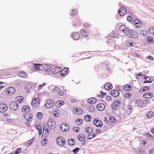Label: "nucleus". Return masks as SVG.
Segmentation results:
<instances>
[{"label": "nucleus", "mask_w": 154, "mask_h": 154, "mask_svg": "<svg viewBox=\"0 0 154 154\" xmlns=\"http://www.w3.org/2000/svg\"><path fill=\"white\" fill-rule=\"evenodd\" d=\"M81 32L82 35L85 37H87L88 36L87 33L85 30L82 29L81 30Z\"/></svg>", "instance_id": "obj_38"}, {"label": "nucleus", "mask_w": 154, "mask_h": 154, "mask_svg": "<svg viewBox=\"0 0 154 154\" xmlns=\"http://www.w3.org/2000/svg\"><path fill=\"white\" fill-rule=\"evenodd\" d=\"M153 115V113L152 111L148 112L146 114V117L148 118H151Z\"/></svg>", "instance_id": "obj_31"}, {"label": "nucleus", "mask_w": 154, "mask_h": 154, "mask_svg": "<svg viewBox=\"0 0 154 154\" xmlns=\"http://www.w3.org/2000/svg\"><path fill=\"white\" fill-rule=\"evenodd\" d=\"M25 118L29 122H31L32 118V116L29 114H25L24 115Z\"/></svg>", "instance_id": "obj_24"}, {"label": "nucleus", "mask_w": 154, "mask_h": 154, "mask_svg": "<svg viewBox=\"0 0 154 154\" xmlns=\"http://www.w3.org/2000/svg\"><path fill=\"white\" fill-rule=\"evenodd\" d=\"M150 102V100H148V99H146L145 100H144L143 102L144 104H148Z\"/></svg>", "instance_id": "obj_56"}, {"label": "nucleus", "mask_w": 154, "mask_h": 154, "mask_svg": "<svg viewBox=\"0 0 154 154\" xmlns=\"http://www.w3.org/2000/svg\"><path fill=\"white\" fill-rule=\"evenodd\" d=\"M136 103L137 105V106L139 107L142 106V102L139 100L136 101Z\"/></svg>", "instance_id": "obj_43"}, {"label": "nucleus", "mask_w": 154, "mask_h": 154, "mask_svg": "<svg viewBox=\"0 0 154 154\" xmlns=\"http://www.w3.org/2000/svg\"><path fill=\"white\" fill-rule=\"evenodd\" d=\"M58 94L61 96H62L64 95V93L63 92H61L60 90V91L58 93Z\"/></svg>", "instance_id": "obj_61"}, {"label": "nucleus", "mask_w": 154, "mask_h": 154, "mask_svg": "<svg viewBox=\"0 0 154 154\" xmlns=\"http://www.w3.org/2000/svg\"><path fill=\"white\" fill-rule=\"evenodd\" d=\"M23 97L22 96H17L15 99L17 103H23Z\"/></svg>", "instance_id": "obj_21"}, {"label": "nucleus", "mask_w": 154, "mask_h": 154, "mask_svg": "<svg viewBox=\"0 0 154 154\" xmlns=\"http://www.w3.org/2000/svg\"><path fill=\"white\" fill-rule=\"evenodd\" d=\"M42 113L41 112H38L37 114V116L39 119H41L43 117Z\"/></svg>", "instance_id": "obj_39"}, {"label": "nucleus", "mask_w": 154, "mask_h": 154, "mask_svg": "<svg viewBox=\"0 0 154 154\" xmlns=\"http://www.w3.org/2000/svg\"><path fill=\"white\" fill-rule=\"evenodd\" d=\"M84 119L87 122H90L92 118L90 115H87L85 116Z\"/></svg>", "instance_id": "obj_27"}, {"label": "nucleus", "mask_w": 154, "mask_h": 154, "mask_svg": "<svg viewBox=\"0 0 154 154\" xmlns=\"http://www.w3.org/2000/svg\"><path fill=\"white\" fill-rule=\"evenodd\" d=\"M133 42H128L126 43L127 46L129 47H131L133 46Z\"/></svg>", "instance_id": "obj_45"}, {"label": "nucleus", "mask_w": 154, "mask_h": 154, "mask_svg": "<svg viewBox=\"0 0 154 154\" xmlns=\"http://www.w3.org/2000/svg\"><path fill=\"white\" fill-rule=\"evenodd\" d=\"M120 32H123L125 35H128L131 30L129 29L127 27H126L125 26H121L119 28Z\"/></svg>", "instance_id": "obj_2"}, {"label": "nucleus", "mask_w": 154, "mask_h": 154, "mask_svg": "<svg viewBox=\"0 0 154 154\" xmlns=\"http://www.w3.org/2000/svg\"><path fill=\"white\" fill-rule=\"evenodd\" d=\"M146 136L150 138H153L154 137V136L151 135L150 133H148L146 134Z\"/></svg>", "instance_id": "obj_60"}, {"label": "nucleus", "mask_w": 154, "mask_h": 154, "mask_svg": "<svg viewBox=\"0 0 154 154\" xmlns=\"http://www.w3.org/2000/svg\"><path fill=\"white\" fill-rule=\"evenodd\" d=\"M123 89L126 91H130L131 90V86L127 84L125 86H124Z\"/></svg>", "instance_id": "obj_32"}, {"label": "nucleus", "mask_w": 154, "mask_h": 154, "mask_svg": "<svg viewBox=\"0 0 154 154\" xmlns=\"http://www.w3.org/2000/svg\"><path fill=\"white\" fill-rule=\"evenodd\" d=\"M88 102L90 104H94L97 101L96 99L94 97L90 98L88 100Z\"/></svg>", "instance_id": "obj_19"}, {"label": "nucleus", "mask_w": 154, "mask_h": 154, "mask_svg": "<svg viewBox=\"0 0 154 154\" xmlns=\"http://www.w3.org/2000/svg\"><path fill=\"white\" fill-rule=\"evenodd\" d=\"M78 138L79 141H82L84 140L85 138L84 135L81 134L78 136Z\"/></svg>", "instance_id": "obj_34"}, {"label": "nucleus", "mask_w": 154, "mask_h": 154, "mask_svg": "<svg viewBox=\"0 0 154 154\" xmlns=\"http://www.w3.org/2000/svg\"><path fill=\"white\" fill-rule=\"evenodd\" d=\"M93 123L97 127H101L103 125L102 122L97 118L94 120Z\"/></svg>", "instance_id": "obj_8"}, {"label": "nucleus", "mask_w": 154, "mask_h": 154, "mask_svg": "<svg viewBox=\"0 0 154 154\" xmlns=\"http://www.w3.org/2000/svg\"><path fill=\"white\" fill-rule=\"evenodd\" d=\"M46 83H43L42 85H40L38 86V90L41 89L42 88L43 86H45L46 85Z\"/></svg>", "instance_id": "obj_44"}, {"label": "nucleus", "mask_w": 154, "mask_h": 154, "mask_svg": "<svg viewBox=\"0 0 154 154\" xmlns=\"http://www.w3.org/2000/svg\"><path fill=\"white\" fill-rule=\"evenodd\" d=\"M68 72L69 69L67 68H66L61 71L60 74L62 76H65L66 75Z\"/></svg>", "instance_id": "obj_18"}, {"label": "nucleus", "mask_w": 154, "mask_h": 154, "mask_svg": "<svg viewBox=\"0 0 154 154\" xmlns=\"http://www.w3.org/2000/svg\"><path fill=\"white\" fill-rule=\"evenodd\" d=\"M149 89H150V88L149 87L145 86L143 88V89L142 90H141V89L140 90V92H141V91H142V92L145 91H146V90H149Z\"/></svg>", "instance_id": "obj_40"}, {"label": "nucleus", "mask_w": 154, "mask_h": 154, "mask_svg": "<svg viewBox=\"0 0 154 154\" xmlns=\"http://www.w3.org/2000/svg\"><path fill=\"white\" fill-rule=\"evenodd\" d=\"M60 89L58 87H55L52 90V92L54 93L58 94L60 91Z\"/></svg>", "instance_id": "obj_30"}, {"label": "nucleus", "mask_w": 154, "mask_h": 154, "mask_svg": "<svg viewBox=\"0 0 154 154\" xmlns=\"http://www.w3.org/2000/svg\"><path fill=\"white\" fill-rule=\"evenodd\" d=\"M79 148H76L73 149L72 152L75 153L76 154L79 151Z\"/></svg>", "instance_id": "obj_54"}, {"label": "nucleus", "mask_w": 154, "mask_h": 154, "mask_svg": "<svg viewBox=\"0 0 154 154\" xmlns=\"http://www.w3.org/2000/svg\"><path fill=\"white\" fill-rule=\"evenodd\" d=\"M46 139H44L42 140L41 143V144L42 146H44L46 145Z\"/></svg>", "instance_id": "obj_46"}, {"label": "nucleus", "mask_w": 154, "mask_h": 154, "mask_svg": "<svg viewBox=\"0 0 154 154\" xmlns=\"http://www.w3.org/2000/svg\"><path fill=\"white\" fill-rule=\"evenodd\" d=\"M97 108L99 110L102 111L105 109V106L103 103H100L97 105Z\"/></svg>", "instance_id": "obj_15"}, {"label": "nucleus", "mask_w": 154, "mask_h": 154, "mask_svg": "<svg viewBox=\"0 0 154 154\" xmlns=\"http://www.w3.org/2000/svg\"><path fill=\"white\" fill-rule=\"evenodd\" d=\"M131 94H130L128 92H127L125 95V97L129 98L131 96Z\"/></svg>", "instance_id": "obj_49"}, {"label": "nucleus", "mask_w": 154, "mask_h": 154, "mask_svg": "<svg viewBox=\"0 0 154 154\" xmlns=\"http://www.w3.org/2000/svg\"><path fill=\"white\" fill-rule=\"evenodd\" d=\"M128 107L126 110V113L127 114L129 115L131 113L132 110L131 106H129Z\"/></svg>", "instance_id": "obj_35"}, {"label": "nucleus", "mask_w": 154, "mask_h": 154, "mask_svg": "<svg viewBox=\"0 0 154 154\" xmlns=\"http://www.w3.org/2000/svg\"><path fill=\"white\" fill-rule=\"evenodd\" d=\"M112 87V86L111 83H106V85L105 86V89L106 90H110Z\"/></svg>", "instance_id": "obj_26"}, {"label": "nucleus", "mask_w": 154, "mask_h": 154, "mask_svg": "<svg viewBox=\"0 0 154 154\" xmlns=\"http://www.w3.org/2000/svg\"><path fill=\"white\" fill-rule=\"evenodd\" d=\"M35 127L38 131L42 130V127L39 125H35Z\"/></svg>", "instance_id": "obj_50"}, {"label": "nucleus", "mask_w": 154, "mask_h": 154, "mask_svg": "<svg viewBox=\"0 0 154 154\" xmlns=\"http://www.w3.org/2000/svg\"><path fill=\"white\" fill-rule=\"evenodd\" d=\"M47 124L49 128L51 130H53L55 128V122L52 119H49L47 121Z\"/></svg>", "instance_id": "obj_3"}, {"label": "nucleus", "mask_w": 154, "mask_h": 154, "mask_svg": "<svg viewBox=\"0 0 154 154\" xmlns=\"http://www.w3.org/2000/svg\"><path fill=\"white\" fill-rule=\"evenodd\" d=\"M74 111L75 113L78 115L82 114L83 112V111L82 109L77 108L74 109Z\"/></svg>", "instance_id": "obj_23"}, {"label": "nucleus", "mask_w": 154, "mask_h": 154, "mask_svg": "<svg viewBox=\"0 0 154 154\" xmlns=\"http://www.w3.org/2000/svg\"><path fill=\"white\" fill-rule=\"evenodd\" d=\"M65 127V126H64L63 128L62 126L60 127V129L62 131H66V128H64Z\"/></svg>", "instance_id": "obj_59"}, {"label": "nucleus", "mask_w": 154, "mask_h": 154, "mask_svg": "<svg viewBox=\"0 0 154 154\" xmlns=\"http://www.w3.org/2000/svg\"><path fill=\"white\" fill-rule=\"evenodd\" d=\"M61 71V69L59 67H56L52 70V73L54 74H56L59 72Z\"/></svg>", "instance_id": "obj_22"}, {"label": "nucleus", "mask_w": 154, "mask_h": 154, "mask_svg": "<svg viewBox=\"0 0 154 154\" xmlns=\"http://www.w3.org/2000/svg\"><path fill=\"white\" fill-rule=\"evenodd\" d=\"M77 14V11L75 10L72 11V13H71V15H76Z\"/></svg>", "instance_id": "obj_55"}, {"label": "nucleus", "mask_w": 154, "mask_h": 154, "mask_svg": "<svg viewBox=\"0 0 154 154\" xmlns=\"http://www.w3.org/2000/svg\"><path fill=\"white\" fill-rule=\"evenodd\" d=\"M39 65H40V64H35L34 67H31L30 70L33 72H35L37 71L40 70Z\"/></svg>", "instance_id": "obj_14"}, {"label": "nucleus", "mask_w": 154, "mask_h": 154, "mask_svg": "<svg viewBox=\"0 0 154 154\" xmlns=\"http://www.w3.org/2000/svg\"><path fill=\"white\" fill-rule=\"evenodd\" d=\"M72 37L75 40H78L79 39V35L78 32L74 33L72 34Z\"/></svg>", "instance_id": "obj_20"}, {"label": "nucleus", "mask_w": 154, "mask_h": 154, "mask_svg": "<svg viewBox=\"0 0 154 154\" xmlns=\"http://www.w3.org/2000/svg\"><path fill=\"white\" fill-rule=\"evenodd\" d=\"M118 13L120 16H124L127 13V10L124 7L120 8L118 11Z\"/></svg>", "instance_id": "obj_12"}, {"label": "nucleus", "mask_w": 154, "mask_h": 154, "mask_svg": "<svg viewBox=\"0 0 154 154\" xmlns=\"http://www.w3.org/2000/svg\"><path fill=\"white\" fill-rule=\"evenodd\" d=\"M93 129L91 127H88L86 128L85 131L88 133H91L93 132Z\"/></svg>", "instance_id": "obj_37"}, {"label": "nucleus", "mask_w": 154, "mask_h": 154, "mask_svg": "<svg viewBox=\"0 0 154 154\" xmlns=\"http://www.w3.org/2000/svg\"><path fill=\"white\" fill-rule=\"evenodd\" d=\"M128 37L133 38H136L138 37V35L137 32L134 30H131Z\"/></svg>", "instance_id": "obj_9"}, {"label": "nucleus", "mask_w": 154, "mask_h": 154, "mask_svg": "<svg viewBox=\"0 0 154 154\" xmlns=\"http://www.w3.org/2000/svg\"><path fill=\"white\" fill-rule=\"evenodd\" d=\"M49 133V130L48 131H43V134H44L45 135V136H47V135L48 134V133Z\"/></svg>", "instance_id": "obj_58"}, {"label": "nucleus", "mask_w": 154, "mask_h": 154, "mask_svg": "<svg viewBox=\"0 0 154 154\" xmlns=\"http://www.w3.org/2000/svg\"><path fill=\"white\" fill-rule=\"evenodd\" d=\"M39 67L40 70H42L46 74H47L51 70V67L47 64L42 65L40 64Z\"/></svg>", "instance_id": "obj_1"}, {"label": "nucleus", "mask_w": 154, "mask_h": 154, "mask_svg": "<svg viewBox=\"0 0 154 154\" xmlns=\"http://www.w3.org/2000/svg\"><path fill=\"white\" fill-rule=\"evenodd\" d=\"M32 144V142H31V140L27 142L25 144V146H29Z\"/></svg>", "instance_id": "obj_52"}, {"label": "nucleus", "mask_w": 154, "mask_h": 154, "mask_svg": "<svg viewBox=\"0 0 154 154\" xmlns=\"http://www.w3.org/2000/svg\"><path fill=\"white\" fill-rule=\"evenodd\" d=\"M109 119L110 122L112 123H114L116 121V118L114 117H110Z\"/></svg>", "instance_id": "obj_42"}, {"label": "nucleus", "mask_w": 154, "mask_h": 154, "mask_svg": "<svg viewBox=\"0 0 154 154\" xmlns=\"http://www.w3.org/2000/svg\"><path fill=\"white\" fill-rule=\"evenodd\" d=\"M18 75L21 77L25 78L26 77V75L24 72H21L19 73Z\"/></svg>", "instance_id": "obj_33"}, {"label": "nucleus", "mask_w": 154, "mask_h": 154, "mask_svg": "<svg viewBox=\"0 0 154 154\" xmlns=\"http://www.w3.org/2000/svg\"><path fill=\"white\" fill-rule=\"evenodd\" d=\"M6 85H7V84L6 82H0V86H3V88Z\"/></svg>", "instance_id": "obj_48"}, {"label": "nucleus", "mask_w": 154, "mask_h": 154, "mask_svg": "<svg viewBox=\"0 0 154 154\" xmlns=\"http://www.w3.org/2000/svg\"><path fill=\"white\" fill-rule=\"evenodd\" d=\"M143 96L146 98H151L153 96V94L151 93H145L143 95Z\"/></svg>", "instance_id": "obj_25"}, {"label": "nucleus", "mask_w": 154, "mask_h": 154, "mask_svg": "<svg viewBox=\"0 0 154 154\" xmlns=\"http://www.w3.org/2000/svg\"><path fill=\"white\" fill-rule=\"evenodd\" d=\"M30 107L27 106H24L22 107V111L23 112H28L30 111Z\"/></svg>", "instance_id": "obj_17"}, {"label": "nucleus", "mask_w": 154, "mask_h": 154, "mask_svg": "<svg viewBox=\"0 0 154 154\" xmlns=\"http://www.w3.org/2000/svg\"><path fill=\"white\" fill-rule=\"evenodd\" d=\"M10 109L13 111L17 110L18 108V105L17 103L14 102H11L9 106Z\"/></svg>", "instance_id": "obj_5"}, {"label": "nucleus", "mask_w": 154, "mask_h": 154, "mask_svg": "<svg viewBox=\"0 0 154 154\" xmlns=\"http://www.w3.org/2000/svg\"><path fill=\"white\" fill-rule=\"evenodd\" d=\"M101 97H103L104 96H105L106 93H105L104 92H103L102 91H101Z\"/></svg>", "instance_id": "obj_62"}, {"label": "nucleus", "mask_w": 154, "mask_h": 154, "mask_svg": "<svg viewBox=\"0 0 154 154\" xmlns=\"http://www.w3.org/2000/svg\"><path fill=\"white\" fill-rule=\"evenodd\" d=\"M149 32L151 35L154 34V28L149 29Z\"/></svg>", "instance_id": "obj_41"}, {"label": "nucleus", "mask_w": 154, "mask_h": 154, "mask_svg": "<svg viewBox=\"0 0 154 154\" xmlns=\"http://www.w3.org/2000/svg\"><path fill=\"white\" fill-rule=\"evenodd\" d=\"M83 122V120L81 119H78L76 120L75 122L76 124L78 125H81Z\"/></svg>", "instance_id": "obj_28"}, {"label": "nucleus", "mask_w": 154, "mask_h": 154, "mask_svg": "<svg viewBox=\"0 0 154 154\" xmlns=\"http://www.w3.org/2000/svg\"><path fill=\"white\" fill-rule=\"evenodd\" d=\"M16 91L15 88L13 87H10L8 88L6 90V93L8 95H11L14 93Z\"/></svg>", "instance_id": "obj_6"}, {"label": "nucleus", "mask_w": 154, "mask_h": 154, "mask_svg": "<svg viewBox=\"0 0 154 154\" xmlns=\"http://www.w3.org/2000/svg\"><path fill=\"white\" fill-rule=\"evenodd\" d=\"M120 105V103L119 101L117 100H114V103L112 105V108L113 109H118Z\"/></svg>", "instance_id": "obj_7"}, {"label": "nucleus", "mask_w": 154, "mask_h": 154, "mask_svg": "<svg viewBox=\"0 0 154 154\" xmlns=\"http://www.w3.org/2000/svg\"><path fill=\"white\" fill-rule=\"evenodd\" d=\"M148 42L150 43H152L153 42L152 38L151 36L148 37Z\"/></svg>", "instance_id": "obj_47"}, {"label": "nucleus", "mask_w": 154, "mask_h": 154, "mask_svg": "<svg viewBox=\"0 0 154 154\" xmlns=\"http://www.w3.org/2000/svg\"><path fill=\"white\" fill-rule=\"evenodd\" d=\"M8 109V107L6 105L3 103L0 104V112L3 113L6 112Z\"/></svg>", "instance_id": "obj_11"}, {"label": "nucleus", "mask_w": 154, "mask_h": 154, "mask_svg": "<svg viewBox=\"0 0 154 154\" xmlns=\"http://www.w3.org/2000/svg\"><path fill=\"white\" fill-rule=\"evenodd\" d=\"M110 93L111 95L114 97H118L119 94V93L117 91L115 90H112L111 91Z\"/></svg>", "instance_id": "obj_16"}, {"label": "nucleus", "mask_w": 154, "mask_h": 154, "mask_svg": "<svg viewBox=\"0 0 154 154\" xmlns=\"http://www.w3.org/2000/svg\"><path fill=\"white\" fill-rule=\"evenodd\" d=\"M94 107L92 105H91L89 107L88 109V110L91 112H93L94 111Z\"/></svg>", "instance_id": "obj_36"}, {"label": "nucleus", "mask_w": 154, "mask_h": 154, "mask_svg": "<svg viewBox=\"0 0 154 154\" xmlns=\"http://www.w3.org/2000/svg\"><path fill=\"white\" fill-rule=\"evenodd\" d=\"M39 100L38 98H34L32 101L31 105L33 107H38L39 106Z\"/></svg>", "instance_id": "obj_10"}, {"label": "nucleus", "mask_w": 154, "mask_h": 154, "mask_svg": "<svg viewBox=\"0 0 154 154\" xmlns=\"http://www.w3.org/2000/svg\"><path fill=\"white\" fill-rule=\"evenodd\" d=\"M56 141L57 144L60 146L64 145L66 143L65 139L62 137H58L56 140Z\"/></svg>", "instance_id": "obj_4"}, {"label": "nucleus", "mask_w": 154, "mask_h": 154, "mask_svg": "<svg viewBox=\"0 0 154 154\" xmlns=\"http://www.w3.org/2000/svg\"><path fill=\"white\" fill-rule=\"evenodd\" d=\"M147 33V32L146 31L141 30L140 32V34L143 36L145 35Z\"/></svg>", "instance_id": "obj_53"}, {"label": "nucleus", "mask_w": 154, "mask_h": 154, "mask_svg": "<svg viewBox=\"0 0 154 154\" xmlns=\"http://www.w3.org/2000/svg\"><path fill=\"white\" fill-rule=\"evenodd\" d=\"M127 20L128 21L131 22H133L134 21V19L131 18V16H128L127 17Z\"/></svg>", "instance_id": "obj_57"}, {"label": "nucleus", "mask_w": 154, "mask_h": 154, "mask_svg": "<svg viewBox=\"0 0 154 154\" xmlns=\"http://www.w3.org/2000/svg\"><path fill=\"white\" fill-rule=\"evenodd\" d=\"M106 99L107 100L111 101L112 100V98L110 96H107L106 97Z\"/></svg>", "instance_id": "obj_63"}, {"label": "nucleus", "mask_w": 154, "mask_h": 154, "mask_svg": "<svg viewBox=\"0 0 154 154\" xmlns=\"http://www.w3.org/2000/svg\"><path fill=\"white\" fill-rule=\"evenodd\" d=\"M54 105V102L53 101L51 100H47L45 104V107L48 108L51 107Z\"/></svg>", "instance_id": "obj_13"}, {"label": "nucleus", "mask_w": 154, "mask_h": 154, "mask_svg": "<svg viewBox=\"0 0 154 154\" xmlns=\"http://www.w3.org/2000/svg\"><path fill=\"white\" fill-rule=\"evenodd\" d=\"M21 151V148H18L17 149V150L14 152V153L13 154H14V153H15V154H18Z\"/></svg>", "instance_id": "obj_51"}, {"label": "nucleus", "mask_w": 154, "mask_h": 154, "mask_svg": "<svg viewBox=\"0 0 154 154\" xmlns=\"http://www.w3.org/2000/svg\"><path fill=\"white\" fill-rule=\"evenodd\" d=\"M64 104V102L62 100L57 101L55 103L57 107H59Z\"/></svg>", "instance_id": "obj_29"}, {"label": "nucleus", "mask_w": 154, "mask_h": 154, "mask_svg": "<svg viewBox=\"0 0 154 154\" xmlns=\"http://www.w3.org/2000/svg\"><path fill=\"white\" fill-rule=\"evenodd\" d=\"M53 115L55 117H57L59 116V114L58 112L53 113Z\"/></svg>", "instance_id": "obj_64"}]
</instances>
